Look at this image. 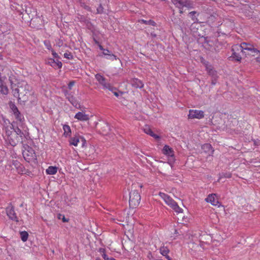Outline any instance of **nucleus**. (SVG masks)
<instances>
[{
  "label": "nucleus",
  "mask_w": 260,
  "mask_h": 260,
  "mask_svg": "<svg viewBox=\"0 0 260 260\" xmlns=\"http://www.w3.org/2000/svg\"><path fill=\"white\" fill-rule=\"evenodd\" d=\"M103 7L101 5H100L98 8H97V13H102L103 12Z\"/></svg>",
  "instance_id": "obj_42"
},
{
  "label": "nucleus",
  "mask_w": 260,
  "mask_h": 260,
  "mask_svg": "<svg viewBox=\"0 0 260 260\" xmlns=\"http://www.w3.org/2000/svg\"><path fill=\"white\" fill-rule=\"evenodd\" d=\"M112 92L114 93V94L116 96H117V97L119 96V94L116 91V88L115 87H114V89H113V91H112Z\"/></svg>",
  "instance_id": "obj_43"
},
{
  "label": "nucleus",
  "mask_w": 260,
  "mask_h": 260,
  "mask_svg": "<svg viewBox=\"0 0 260 260\" xmlns=\"http://www.w3.org/2000/svg\"><path fill=\"white\" fill-rule=\"evenodd\" d=\"M11 109H12V110L14 114H16V113L18 114V112H19V111H18L17 108L15 105L13 106Z\"/></svg>",
  "instance_id": "obj_37"
},
{
  "label": "nucleus",
  "mask_w": 260,
  "mask_h": 260,
  "mask_svg": "<svg viewBox=\"0 0 260 260\" xmlns=\"http://www.w3.org/2000/svg\"><path fill=\"white\" fill-rule=\"evenodd\" d=\"M106 58L111 60H114L117 59V57L115 55L111 53H110L108 56H106Z\"/></svg>",
  "instance_id": "obj_29"
},
{
  "label": "nucleus",
  "mask_w": 260,
  "mask_h": 260,
  "mask_svg": "<svg viewBox=\"0 0 260 260\" xmlns=\"http://www.w3.org/2000/svg\"><path fill=\"white\" fill-rule=\"evenodd\" d=\"M159 196L166 204L171 207L176 212L178 213L183 212V209L179 207L177 203L169 196L161 192L159 193Z\"/></svg>",
  "instance_id": "obj_4"
},
{
  "label": "nucleus",
  "mask_w": 260,
  "mask_h": 260,
  "mask_svg": "<svg viewBox=\"0 0 260 260\" xmlns=\"http://www.w3.org/2000/svg\"><path fill=\"white\" fill-rule=\"evenodd\" d=\"M257 60L260 62V58L259 57H257Z\"/></svg>",
  "instance_id": "obj_49"
},
{
  "label": "nucleus",
  "mask_w": 260,
  "mask_h": 260,
  "mask_svg": "<svg viewBox=\"0 0 260 260\" xmlns=\"http://www.w3.org/2000/svg\"><path fill=\"white\" fill-rule=\"evenodd\" d=\"M254 144L255 145L258 146L260 145V141L259 140H254Z\"/></svg>",
  "instance_id": "obj_44"
},
{
  "label": "nucleus",
  "mask_w": 260,
  "mask_h": 260,
  "mask_svg": "<svg viewBox=\"0 0 260 260\" xmlns=\"http://www.w3.org/2000/svg\"><path fill=\"white\" fill-rule=\"evenodd\" d=\"M95 260H101V259L100 258H96Z\"/></svg>",
  "instance_id": "obj_50"
},
{
  "label": "nucleus",
  "mask_w": 260,
  "mask_h": 260,
  "mask_svg": "<svg viewBox=\"0 0 260 260\" xmlns=\"http://www.w3.org/2000/svg\"><path fill=\"white\" fill-rule=\"evenodd\" d=\"M141 200V196L138 191L136 190L132 191L129 193V205L134 208L139 205Z\"/></svg>",
  "instance_id": "obj_5"
},
{
  "label": "nucleus",
  "mask_w": 260,
  "mask_h": 260,
  "mask_svg": "<svg viewBox=\"0 0 260 260\" xmlns=\"http://www.w3.org/2000/svg\"><path fill=\"white\" fill-rule=\"evenodd\" d=\"M132 85L136 88H141L144 86V84L139 79L137 78L133 79L132 81Z\"/></svg>",
  "instance_id": "obj_19"
},
{
  "label": "nucleus",
  "mask_w": 260,
  "mask_h": 260,
  "mask_svg": "<svg viewBox=\"0 0 260 260\" xmlns=\"http://www.w3.org/2000/svg\"><path fill=\"white\" fill-rule=\"evenodd\" d=\"M56 44L58 47H61L63 45V42L62 40L58 39L56 41Z\"/></svg>",
  "instance_id": "obj_40"
},
{
  "label": "nucleus",
  "mask_w": 260,
  "mask_h": 260,
  "mask_svg": "<svg viewBox=\"0 0 260 260\" xmlns=\"http://www.w3.org/2000/svg\"><path fill=\"white\" fill-rule=\"evenodd\" d=\"M80 140H81L82 141V144L83 145H84V144L85 143L86 140L83 137L80 136H75L71 138L69 140V143L71 145L77 146L79 142H80Z\"/></svg>",
  "instance_id": "obj_11"
},
{
  "label": "nucleus",
  "mask_w": 260,
  "mask_h": 260,
  "mask_svg": "<svg viewBox=\"0 0 260 260\" xmlns=\"http://www.w3.org/2000/svg\"><path fill=\"white\" fill-rule=\"evenodd\" d=\"M13 131L15 133H16L17 136L19 137V138H20L21 140L22 139L24 134L20 129H19L18 127H17L16 128H14L13 127Z\"/></svg>",
  "instance_id": "obj_24"
},
{
  "label": "nucleus",
  "mask_w": 260,
  "mask_h": 260,
  "mask_svg": "<svg viewBox=\"0 0 260 260\" xmlns=\"http://www.w3.org/2000/svg\"><path fill=\"white\" fill-rule=\"evenodd\" d=\"M205 200L207 202L211 203L213 206H218L219 203L216 194L215 193L209 194Z\"/></svg>",
  "instance_id": "obj_13"
},
{
  "label": "nucleus",
  "mask_w": 260,
  "mask_h": 260,
  "mask_svg": "<svg viewBox=\"0 0 260 260\" xmlns=\"http://www.w3.org/2000/svg\"><path fill=\"white\" fill-rule=\"evenodd\" d=\"M58 171V168L56 166H49L46 170V173L47 175H55L56 174Z\"/></svg>",
  "instance_id": "obj_20"
},
{
  "label": "nucleus",
  "mask_w": 260,
  "mask_h": 260,
  "mask_svg": "<svg viewBox=\"0 0 260 260\" xmlns=\"http://www.w3.org/2000/svg\"><path fill=\"white\" fill-rule=\"evenodd\" d=\"M75 84V82L74 81H71L69 84H68V88L70 89H71L72 87Z\"/></svg>",
  "instance_id": "obj_41"
},
{
  "label": "nucleus",
  "mask_w": 260,
  "mask_h": 260,
  "mask_svg": "<svg viewBox=\"0 0 260 260\" xmlns=\"http://www.w3.org/2000/svg\"><path fill=\"white\" fill-rule=\"evenodd\" d=\"M95 77L99 83L103 86V89H108L111 91H113V90L114 89V87L110 83L106 82V79L101 74H96Z\"/></svg>",
  "instance_id": "obj_8"
},
{
  "label": "nucleus",
  "mask_w": 260,
  "mask_h": 260,
  "mask_svg": "<svg viewBox=\"0 0 260 260\" xmlns=\"http://www.w3.org/2000/svg\"><path fill=\"white\" fill-rule=\"evenodd\" d=\"M16 119L17 120L21 121L22 119V115H21L20 113L19 112H18V114H14Z\"/></svg>",
  "instance_id": "obj_36"
},
{
  "label": "nucleus",
  "mask_w": 260,
  "mask_h": 260,
  "mask_svg": "<svg viewBox=\"0 0 260 260\" xmlns=\"http://www.w3.org/2000/svg\"><path fill=\"white\" fill-rule=\"evenodd\" d=\"M63 222H67L68 221V220L64 217V216L63 217L62 219Z\"/></svg>",
  "instance_id": "obj_46"
},
{
  "label": "nucleus",
  "mask_w": 260,
  "mask_h": 260,
  "mask_svg": "<svg viewBox=\"0 0 260 260\" xmlns=\"http://www.w3.org/2000/svg\"><path fill=\"white\" fill-rule=\"evenodd\" d=\"M90 117L89 114H86L84 112H79L75 114L74 118L79 121H86L90 119Z\"/></svg>",
  "instance_id": "obj_12"
},
{
  "label": "nucleus",
  "mask_w": 260,
  "mask_h": 260,
  "mask_svg": "<svg viewBox=\"0 0 260 260\" xmlns=\"http://www.w3.org/2000/svg\"><path fill=\"white\" fill-rule=\"evenodd\" d=\"M239 48L245 55L255 56L259 53V51L254 48L253 46L250 44L243 43L240 45H235L233 50H234V49H238Z\"/></svg>",
  "instance_id": "obj_3"
},
{
  "label": "nucleus",
  "mask_w": 260,
  "mask_h": 260,
  "mask_svg": "<svg viewBox=\"0 0 260 260\" xmlns=\"http://www.w3.org/2000/svg\"><path fill=\"white\" fill-rule=\"evenodd\" d=\"M51 53H52V54L53 55V56L55 58H56V59H59L60 58L59 56H58V55L52 49L51 50Z\"/></svg>",
  "instance_id": "obj_38"
},
{
  "label": "nucleus",
  "mask_w": 260,
  "mask_h": 260,
  "mask_svg": "<svg viewBox=\"0 0 260 260\" xmlns=\"http://www.w3.org/2000/svg\"><path fill=\"white\" fill-rule=\"evenodd\" d=\"M110 53V52L109 50L108 49H104V51H103V54L105 56V57L109 55V54Z\"/></svg>",
  "instance_id": "obj_39"
},
{
  "label": "nucleus",
  "mask_w": 260,
  "mask_h": 260,
  "mask_svg": "<svg viewBox=\"0 0 260 260\" xmlns=\"http://www.w3.org/2000/svg\"><path fill=\"white\" fill-rule=\"evenodd\" d=\"M23 155L24 159L28 162L36 160V154L34 150L29 146H27L23 150Z\"/></svg>",
  "instance_id": "obj_6"
},
{
  "label": "nucleus",
  "mask_w": 260,
  "mask_h": 260,
  "mask_svg": "<svg viewBox=\"0 0 260 260\" xmlns=\"http://www.w3.org/2000/svg\"><path fill=\"white\" fill-rule=\"evenodd\" d=\"M175 233L176 234H178V232H177V230H175Z\"/></svg>",
  "instance_id": "obj_51"
},
{
  "label": "nucleus",
  "mask_w": 260,
  "mask_h": 260,
  "mask_svg": "<svg viewBox=\"0 0 260 260\" xmlns=\"http://www.w3.org/2000/svg\"><path fill=\"white\" fill-rule=\"evenodd\" d=\"M143 131L145 133L151 136V137H153L155 139L157 140H159L160 139V137L154 134L152 131L150 129V128L147 125H145L144 127Z\"/></svg>",
  "instance_id": "obj_17"
},
{
  "label": "nucleus",
  "mask_w": 260,
  "mask_h": 260,
  "mask_svg": "<svg viewBox=\"0 0 260 260\" xmlns=\"http://www.w3.org/2000/svg\"><path fill=\"white\" fill-rule=\"evenodd\" d=\"M17 173L20 174H26L28 173V170H26L22 165L19 166L16 169Z\"/></svg>",
  "instance_id": "obj_23"
},
{
  "label": "nucleus",
  "mask_w": 260,
  "mask_h": 260,
  "mask_svg": "<svg viewBox=\"0 0 260 260\" xmlns=\"http://www.w3.org/2000/svg\"><path fill=\"white\" fill-rule=\"evenodd\" d=\"M206 69L210 75H214V73L215 72L214 70H213L210 67H207Z\"/></svg>",
  "instance_id": "obj_35"
},
{
  "label": "nucleus",
  "mask_w": 260,
  "mask_h": 260,
  "mask_svg": "<svg viewBox=\"0 0 260 260\" xmlns=\"http://www.w3.org/2000/svg\"><path fill=\"white\" fill-rule=\"evenodd\" d=\"M232 176L231 173H225L222 174L220 177H219L218 181H219L222 177L224 178H231Z\"/></svg>",
  "instance_id": "obj_32"
},
{
  "label": "nucleus",
  "mask_w": 260,
  "mask_h": 260,
  "mask_svg": "<svg viewBox=\"0 0 260 260\" xmlns=\"http://www.w3.org/2000/svg\"><path fill=\"white\" fill-rule=\"evenodd\" d=\"M65 95L68 99L69 101L73 105V106L75 107H78V106H79V104H78L76 99L73 95H70L67 92L65 93Z\"/></svg>",
  "instance_id": "obj_18"
},
{
  "label": "nucleus",
  "mask_w": 260,
  "mask_h": 260,
  "mask_svg": "<svg viewBox=\"0 0 260 260\" xmlns=\"http://www.w3.org/2000/svg\"><path fill=\"white\" fill-rule=\"evenodd\" d=\"M215 83H216V82L214 80H212V84H213V85H215Z\"/></svg>",
  "instance_id": "obj_48"
},
{
  "label": "nucleus",
  "mask_w": 260,
  "mask_h": 260,
  "mask_svg": "<svg viewBox=\"0 0 260 260\" xmlns=\"http://www.w3.org/2000/svg\"><path fill=\"white\" fill-rule=\"evenodd\" d=\"M99 48H100V50H102L103 51L105 49H104V48L101 45H99Z\"/></svg>",
  "instance_id": "obj_47"
},
{
  "label": "nucleus",
  "mask_w": 260,
  "mask_h": 260,
  "mask_svg": "<svg viewBox=\"0 0 260 260\" xmlns=\"http://www.w3.org/2000/svg\"><path fill=\"white\" fill-rule=\"evenodd\" d=\"M162 153L170 158V161L173 162L174 161V153L172 148L168 145H165L162 149Z\"/></svg>",
  "instance_id": "obj_10"
},
{
  "label": "nucleus",
  "mask_w": 260,
  "mask_h": 260,
  "mask_svg": "<svg viewBox=\"0 0 260 260\" xmlns=\"http://www.w3.org/2000/svg\"><path fill=\"white\" fill-rule=\"evenodd\" d=\"M44 44L45 46V47L48 49V50L51 51L52 50L51 43L48 40H45L44 42Z\"/></svg>",
  "instance_id": "obj_28"
},
{
  "label": "nucleus",
  "mask_w": 260,
  "mask_h": 260,
  "mask_svg": "<svg viewBox=\"0 0 260 260\" xmlns=\"http://www.w3.org/2000/svg\"><path fill=\"white\" fill-rule=\"evenodd\" d=\"M64 57L69 59H71L73 58V55L70 52H66L64 54Z\"/></svg>",
  "instance_id": "obj_33"
},
{
  "label": "nucleus",
  "mask_w": 260,
  "mask_h": 260,
  "mask_svg": "<svg viewBox=\"0 0 260 260\" xmlns=\"http://www.w3.org/2000/svg\"><path fill=\"white\" fill-rule=\"evenodd\" d=\"M172 3L180 10V13H183L182 9L184 7L190 8L191 4L188 0H172Z\"/></svg>",
  "instance_id": "obj_7"
},
{
  "label": "nucleus",
  "mask_w": 260,
  "mask_h": 260,
  "mask_svg": "<svg viewBox=\"0 0 260 260\" xmlns=\"http://www.w3.org/2000/svg\"><path fill=\"white\" fill-rule=\"evenodd\" d=\"M169 252V249L166 247H161L160 248V253L165 256L168 260H172L170 256L168 255Z\"/></svg>",
  "instance_id": "obj_21"
},
{
  "label": "nucleus",
  "mask_w": 260,
  "mask_h": 260,
  "mask_svg": "<svg viewBox=\"0 0 260 260\" xmlns=\"http://www.w3.org/2000/svg\"><path fill=\"white\" fill-rule=\"evenodd\" d=\"M2 120L3 122V130L5 132L4 137L6 142L11 146H16L20 141V139L13 132V125L10 123L8 119L4 117H2Z\"/></svg>",
  "instance_id": "obj_1"
},
{
  "label": "nucleus",
  "mask_w": 260,
  "mask_h": 260,
  "mask_svg": "<svg viewBox=\"0 0 260 260\" xmlns=\"http://www.w3.org/2000/svg\"><path fill=\"white\" fill-rule=\"evenodd\" d=\"M20 236L22 241L23 242H25L27 241L28 239V234L26 232L23 231L20 233Z\"/></svg>",
  "instance_id": "obj_25"
},
{
  "label": "nucleus",
  "mask_w": 260,
  "mask_h": 260,
  "mask_svg": "<svg viewBox=\"0 0 260 260\" xmlns=\"http://www.w3.org/2000/svg\"><path fill=\"white\" fill-rule=\"evenodd\" d=\"M232 57L237 61H240L241 59V56L236 52L233 53Z\"/></svg>",
  "instance_id": "obj_30"
},
{
  "label": "nucleus",
  "mask_w": 260,
  "mask_h": 260,
  "mask_svg": "<svg viewBox=\"0 0 260 260\" xmlns=\"http://www.w3.org/2000/svg\"><path fill=\"white\" fill-rule=\"evenodd\" d=\"M21 164L17 160H13L12 161V165L14 166L15 169L17 168Z\"/></svg>",
  "instance_id": "obj_31"
},
{
  "label": "nucleus",
  "mask_w": 260,
  "mask_h": 260,
  "mask_svg": "<svg viewBox=\"0 0 260 260\" xmlns=\"http://www.w3.org/2000/svg\"><path fill=\"white\" fill-rule=\"evenodd\" d=\"M204 112L203 111L199 110H189L188 117L189 119H201L204 117Z\"/></svg>",
  "instance_id": "obj_9"
},
{
  "label": "nucleus",
  "mask_w": 260,
  "mask_h": 260,
  "mask_svg": "<svg viewBox=\"0 0 260 260\" xmlns=\"http://www.w3.org/2000/svg\"><path fill=\"white\" fill-rule=\"evenodd\" d=\"M196 14V12L194 11H192V12H190L189 13V15H190L191 16H192V17L193 16V15Z\"/></svg>",
  "instance_id": "obj_45"
},
{
  "label": "nucleus",
  "mask_w": 260,
  "mask_h": 260,
  "mask_svg": "<svg viewBox=\"0 0 260 260\" xmlns=\"http://www.w3.org/2000/svg\"><path fill=\"white\" fill-rule=\"evenodd\" d=\"M102 256L105 260H116L114 258L108 256L105 253H103Z\"/></svg>",
  "instance_id": "obj_34"
},
{
  "label": "nucleus",
  "mask_w": 260,
  "mask_h": 260,
  "mask_svg": "<svg viewBox=\"0 0 260 260\" xmlns=\"http://www.w3.org/2000/svg\"><path fill=\"white\" fill-rule=\"evenodd\" d=\"M139 21V22H140L141 23H144L145 24H149V25H151L153 26H154L155 24V22L152 20H151L147 21V20H145L144 19H141V20H140Z\"/></svg>",
  "instance_id": "obj_26"
},
{
  "label": "nucleus",
  "mask_w": 260,
  "mask_h": 260,
  "mask_svg": "<svg viewBox=\"0 0 260 260\" xmlns=\"http://www.w3.org/2000/svg\"><path fill=\"white\" fill-rule=\"evenodd\" d=\"M101 250L104 251V249H101Z\"/></svg>",
  "instance_id": "obj_52"
},
{
  "label": "nucleus",
  "mask_w": 260,
  "mask_h": 260,
  "mask_svg": "<svg viewBox=\"0 0 260 260\" xmlns=\"http://www.w3.org/2000/svg\"><path fill=\"white\" fill-rule=\"evenodd\" d=\"M30 89V86L26 82H23L20 84L18 88L13 89V95L18 99H22L23 101H26L27 100Z\"/></svg>",
  "instance_id": "obj_2"
},
{
  "label": "nucleus",
  "mask_w": 260,
  "mask_h": 260,
  "mask_svg": "<svg viewBox=\"0 0 260 260\" xmlns=\"http://www.w3.org/2000/svg\"><path fill=\"white\" fill-rule=\"evenodd\" d=\"M63 135L66 137L70 136L71 134V129L69 125L64 124L63 125Z\"/></svg>",
  "instance_id": "obj_22"
},
{
  "label": "nucleus",
  "mask_w": 260,
  "mask_h": 260,
  "mask_svg": "<svg viewBox=\"0 0 260 260\" xmlns=\"http://www.w3.org/2000/svg\"><path fill=\"white\" fill-rule=\"evenodd\" d=\"M103 128L104 129L102 131L103 135H107L108 131L110 129L109 125L107 123H105Z\"/></svg>",
  "instance_id": "obj_27"
},
{
  "label": "nucleus",
  "mask_w": 260,
  "mask_h": 260,
  "mask_svg": "<svg viewBox=\"0 0 260 260\" xmlns=\"http://www.w3.org/2000/svg\"><path fill=\"white\" fill-rule=\"evenodd\" d=\"M6 212L9 217L14 221H17V217L15 213L14 209L11 207H7L6 209Z\"/></svg>",
  "instance_id": "obj_15"
},
{
  "label": "nucleus",
  "mask_w": 260,
  "mask_h": 260,
  "mask_svg": "<svg viewBox=\"0 0 260 260\" xmlns=\"http://www.w3.org/2000/svg\"><path fill=\"white\" fill-rule=\"evenodd\" d=\"M46 63L51 66L53 68H61L62 67V64L61 61H60L58 59H56L55 60L54 59L52 58H49L46 61Z\"/></svg>",
  "instance_id": "obj_14"
},
{
  "label": "nucleus",
  "mask_w": 260,
  "mask_h": 260,
  "mask_svg": "<svg viewBox=\"0 0 260 260\" xmlns=\"http://www.w3.org/2000/svg\"><path fill=\"white\" fill-rule=\"evenodd\" d=\"M202 149L203 151L207 153L209 156L212 155L213 153L214 150L212 146L209 144H205L202 145Z\"/></svg>",
  "instance_id": "obj_16"
}]
</instances>
